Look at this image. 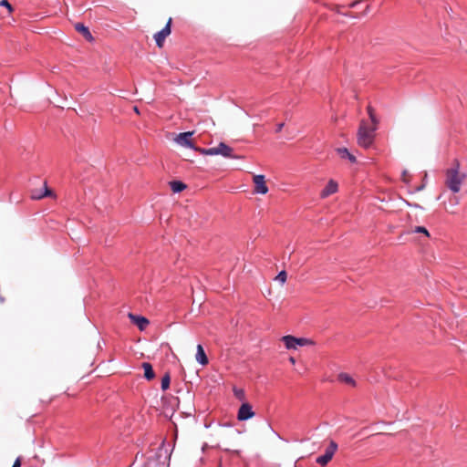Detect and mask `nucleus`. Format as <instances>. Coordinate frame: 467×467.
Masks as SVG:
<instances>
[{"mask_svg": "<svg viewBox=\"0 0 467 467\" xmlns=\"http://www.w3.org/2000/svg\"><path fill=\"white\" fill-rule=\"evenodd\" d=\"M445 176L446 186L453 193L459 192L461 190L462 183L465 179V175L460 172V163L458 161H454L452 166L446 171Z\"/></svg>", "mask_w": 467, "mask_h": 467, "instance_id": "obj_2", "label": "nucleus"}, {"mask_svg": "<svg viewBox=\"0 0 467 467\" xmlns=\"http://www.w3.org/2000/svg\"><path fill=\"white\" fill-rule=\"evenodd\" d=\"M12 467H21V457H17Z\"/></svg>", "mask_w": 467, "mask_h": 467, "instance_id": "obj_26", "label": "nucleus"}, {"mask_svg": "<svg viewBox=\"0 0 467 467\" xmlns=\"http://www.w3.org/2000/svg\"><path fill=\"white\" fill-rule=\"evenodd\" d=\"M75 29L79 32L80 34L83 35V36L89 42L93 41V36L89 31V29L84 26L83 24L81 23H78L75 25Z\"/></svg>", "mask_w": 467, "mask_h": 467, "instance_id": "obj_14", "label": "nucleus"}, {"mask_svg": "<svg viewBox=\"0 0 467 467\" xmlns=\"http://www.w3.org/2000/svg\"><path fill=\"white\" fill-rule=\"evenodd\" d=\"M192 135V132L190 131L180 133L179 135H177L175 141L181 146L192 149L193 145L191 141Z\"/></svg>", "mask_w": 467, "mask_h": 467, "instance_id": "obj_10", "label": "nucleus"}, {"mask_svg": "<svg viewBox=\"0 0 467 467\" xmlns=\"http://www.w3.org/2000/svg\"><path fill=\"white\" fill-rule=\"evenodd\" d=\"M134 111H135L136 113H138V114L140 113V112H139V109H138V108H137V107H134Z\"/></svg>", "mask_w": 467, "mask_h": 467, "instance_id": "obj_30", "label": "nucleus"}, {"mask_svg": "<svg viewBox=\"0 0 467 467\" xmlns=\"http://www.w3.org/2000/svg\"><path fill=\"white\" fill-rule=\"evenodd\" d=\"M338 191V184L335 180H329L327 184L320 192L322 199L327 198L328 196L336 193Z\"/></svg>", "mask_w": 467, "mask_h": 467, "instance_id": "obj_9", "label": "nucleus"}, {"mask_svg": "<svg viewBox=\"0 0 467 467\" xmlns=\"http://www.w3.org/2000/svg\"><path fill=\"white\" fill-rule=\"evenodd\" d=\"M411 232L415 234H423L427 237L430 236L428 230L423 226H416Z\"/></svg>", "mask_w": 467, "mask_h": 467, "instance_id": "obj_21", "label": "nucleus"}, {"mask_svg": "<svg viewBox=\"0 0 467 467\" xmlns=\"http://www.w3.org/2000/svg\"><path fill=\"white\" fill-rule=\"evenodd\" d=\"M289 361H290V363H291V364H293V365L296 363V359H295L293 357H290V358H289Z\"/></svg>", "mask_w": 467, "mask_h": 467, "instance_id": "obj_29", "label": "nucleus"}, {"mask_svg": "<svg viewBox=\"0 0 467 467\" xmlns=\"http://www.w3.org/2000/svg\"><path fill=\"white\" fill-rule=\"evenodd\" d=\"M286 277H287L286 272L285 271H281L276 275L275 279L278 280L281 284H285V281H286Z\"/></svg>", "mask_w": 467, "mask_h": 467, "instance_id": "obj_22", "label": "nucleus"}, {"mask_svg": "<svg viewBox=\"0 0 467 467\" xmlns=\"http://www.w3.org/2000/svg\"><path fill=\"white\" fill-rule=\"evenodd\" d=\"M171 18L169 19L166 26L154 35V40L159 47H162L165 38L171 34Z\"/></svg>", "mask_w": 467, "mask_h": 467, "instance_id": "obj_7", "label": "nucleus"}, {"mask_svg": "<svg viewBox=\"0 0 467 467\" xmlns=\"http://www.w3.org/2000/svg\"><path fill=\"white\" fill-rule=\"evenodd\" d=\"M283 127H284V123H280V124H278V125H277V127H276V132L281 131V130H282V128H283Z\"/></svg>", "mask_w": 467, "mask_h": 467, "instance_id": "obj_28", "label": "nucleus"}, {"mask_svg": "<svg viewBox=\"0 0 467 467\" xmlns=\"http://www.w3.org/2000/svg\"><path fill=\"white\" fill-rule=\"evenodd\" d=\"M129 317L130 318V320L138 326V327L140 329V330H143L146 326L149 324V321L147 318L143 317H140V316H136V315H133V314H129Z\"/></svg>", "mask_w": 467, "mask_h": 467, "instance_id": "obj_13", "label": "nucleus"}, {"mask_svg": "<svg viewBox=\"0 0 467 467\" xmlns=\"http://www.w3.org/2000/svg\"><path fill=\"white\" fill-rule=\"evenodd\" d=\"M142 368L144 369V377L148 380H150V379H154L155 373H154V371L152 369V366L150 363L144 362L142 364Z\"/></svg>", "mask_w": 467, "mask_h": 467, "instance_id": "obj_17", "label": "nucleus"}, {"mask_svg": "<svg viewBox=\"0 0 467 467\" xmlns=\"http://www.w3.org/2000/svg\"><path fill=\"white\" fill-rule=\"evenodd\" d=\"M459 198L457 196L450 197L448 201V205H445V210L451 213H455L453 210L459 204Z\"/></svg>", "mask_w": 467, "mask_h": 467, "instance_id": "obj_15", "label": "nucleus"}, {"mask_svg": "<svg viewBox=\"0 0 467 467\" xmlns=\"http://www.w3.org/2000/svg\"><path fill=\"white\" fill-rule=\"evenodd\" d=\"M171 378L169 374H165L161 379V389L166 390L170 387Z\"/></svg>", "mask_w": 467, "mask_h": 467, "instance_id": "obj_19", "label": "nucleus"}, {"mask_svg": "<svg viewBox=\"0 0 467 467\" xmlns=\"http://www.w3.org/2000/svg\"><path fill=\"white\" fill-rule=\"evenodd\" d=\"M254 416L253 408L249 403H243L239 408L237 419L241 421L247 420Z\"/></svg>", "mask_w": 467, "mask_h": 467, "instance_id": "obj_8", "label": "nucleus"}, {"mask_svg": "<svg viewBox=\"0 0 467 467\" xmlns=\"http://www.w3.org/2000/svg\"><path fill=\"white\" fill-rule=\"evenodd\" d=\"M170 186L173 192H181L186 188V185L180 181L171 182Z\"/></svg>", "mask_w": 467, "mask_h": 467, "instance_id": "obj_18", "label": "nucleus"}, {"mask_svg": "<svg viewBox=\"0 0 467 467\" xmlns=\"http://www.w3.org/2000/svg\"><path fill=\"white\" fill-rule=\"evenodd\" d=\"M336 152L342 160H348L350 163L357 162L356 156L349 152V150L345 147L337 148Z\"/></svg>", "mask_w": 467, "mask_h": 467, "instance_id": "obj_11", "label": "nucleus"}, {"mask_svg": "<svg viewBox=\"0 0 467 467\" xmlns=\"http://www.w3.org/2000/svg\"><path fill=\"white\" fill-rule=\"evenodd\" d=\"M338 380L342 383H345L347 385H349L351 387H355L356 386V381L355 379L348 374L347 373H340L338 375Z\"/></svg>", "mask_w": 467, "mask_h": 467, "instance_id": "obj_16", "label": "nucleus"}, {"mask_svg": "<svg viewBox=\"0 0 467 467\" xmlns=\"http://www.w3.org/2000/svg\"><path fill=\"white\" fill-rule=\"evenodd\" d=\"M253 182L254 185V193L264 195L268 192V187L266 185L265 175H262V174L254 175Z\"/></svg>", "mask_w": 467, "mask_h": 467, "instance_id": "obj_6", "label": "nucleus"}, {"mask_svg": "<svg viewBox=\"0 0 467 467\" xmlns=\"http://www.w3.org/2000/svg\"><path fill=\"white\" fill-rule=\"evenodd\" d=\"M281 341L285 344L286 349H297L299 347H305L307 345H312L313 342L306 337H296L294 336H284L281 338Z\"/></svg>", "mask_w": 467, "mask_h": 467, "instance_id": "obj_3", "label": "nucleus"}, {"mask_svg": "<svg viewBox=\"0 0 467 467\" xmlns=\"http://www.w3.org/2000/svg\"><path fill=\"white\" fill-rule=\"evenodd\" d=\"M234 392L235 394V396L240 399V400H243L244 397V392L243 389H234Z\"/></svg>", "mask_w": 467, "mask_h": 467, "instance_id": "obj_24", "label": "nucleus"}, {"mask_svg": "<svg viewBox=\"0 0 467 467\" xmlns=\"http://www.w3.org/2000/svg\"><path fill=\"white\" fill-rule=\"evenodd\" d=\"M337 450V444L334 441H330L329 445L327 447L325 453L316 459L317 463L321 466H326L333 458Z\"/></svg>", "mask_w": 467, "mask_h": 467, "instance_id": "obj_5", "label": "nucleus"}, {"mask_svg": "<svg viewBox=\"0 0 467 467\" xmlns=\"http://www.w3.org/2000/svg\"><path fill=\"white\" fill-rule=\"evenodd\" d=\"M361 0H357V1H354L352 2L350 5H349V7L353 8L355 7Z\"/></svg>", "mask_w": 467, "mask_h": 467, "instance_id": "obj_27", "label": "nucleus"}, {"mask_svg": "<svg viewBox=\"0 0 467 467\" xmlns=\"http://www.w3.org/2000/svg\"><path fill=\"white\" fill-rule=\"evenodd\" d=\"M195 358L196 361L202 366L207 365L209 362L208 358L204 352V349L201 344L197 345Z\"/></svg>", "mask_w": 467, "mask_h": 467, "instance_id": "obj_12", "label": "nucleus"}, {"mask_svg": "<svg viewBox=\"0 0 467 467\" xmlns=\"http://www.w3.org/2000/svg\"><path fill=\"white\" fill-rule=\"evenodd\" d=\"M368 113L370 118L371 124H369L368 121L362 120L360 122L357 135L358 144L365 149H368L372 145L378 124V120L373 113L371 107H368Z\"/></svg>", "mask_w": 467, "mask_h": 467, "instance_id": "obj_1", "label": "nucleus"}, {"mask_svg": "<svg viewBox=\"0 0 467 467\" xmlns=\"http://www.w3.org/2000/svg\"><path fill=\"white\" fill-rule=\"evenodd\" d=\"M201 151L204 155H222L226 158H235L233 155V149L223 142L219 143L216 147L202 149Z\"/></svg>", "mask_w": 467, "mask_h": 467, "instance_id": "obj_4", "label": "nucleus"}, {"mask_svg": "<svg viewBox=\"0 0 467 467\" xmlns=\"http://www.w3.org/2000/svg\"><path fill=\"white\" fill-rule=\"evenodd\" d=\"M52 194L51 191L48 190L47 187H45V190L43 192L34 193L33 198L34 199H41L43 197L50 196Z\"/></svg>", "mask_w": 467, "mask_h": 467, "instance_id": "obj_20", "label": "nucleus"}, {"mask_svg": "<svg viewBox=\"0 0 467 467\" xmlns=\"http://www.w3.org/2000/svg\"><path fill=\"white\" fill-rule=\"evenodd\" d=\"M408 177H409L408 171H403V172H402V181L404 182H406V183L409 182Z\"/></svg>", "mask_w": 467, "mask_h": 467, "instance_id": "obj_25", "label": "nucleus"}, {"mask_svg": "<svg viewBox=\"0 0 467 467\" xmlns=\"http://www.w3.org/2000/svg\"><path fill=\"white\" fill-rule=\"evenodd\" d=\"M0 6L5 7L9 14L14 10L11 4L7 0H1Z\"/></svg>", "mask_w": 467, "mask_h": 467, "instance_id": "obj_23", "label": "nucleus"}]
</instances>
